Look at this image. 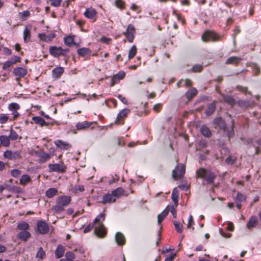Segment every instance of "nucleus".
I'll list each match as a JSON object with an SVG mask.
<instances>
[{"label":"nucleus","mask_w":261,"mask_h":261,"mask_svg":"<svg viewBox=\"0 0 261 261\" xmlns=\"http://www.w3.org/2000/svg\"><path fill=\"white\" fill-rule=\"evenodd\" d=\"M38 156L40 158V162L44 163L51 158V155L43 151L40 152Z\"/></svg>","instance_id":"30"},{"label":"nucleus","mask_w":261,"mask_h":261,"mask_svg":"<svg viewBox=\"0 0 261 261\" xmlns=\"http://www.w3.org/2000/svg\"><path fill=\"white\" fill-rule=\"evenodd\" d=\"M214 124L216 125L215 127L217 126L222 130H226V124L224 121L221 117H218L215 119L214 120Z\"/></svg>","instance_id":"14"},{"label":"nucleus","mask_w":261,"mask_h":261,"mask_svg":"<svg viewBox=\"0 0 261 261\" xmlns=\"http://www.w3.org/2000/svg\"><path fill=\"white\" fill-rule=\"evenodd\" d=\"M258 223V220L256 216H252L247 223V228L250 229L256 226Z\"/></svg>","instance_id":"20"},{"label":"nucleus","mask_w":261,"mask_h":261,"mask_svg":"<svg viewBox=\"0 0 261 261\" xmlns=\"http://www.w3.org/2000/svg\"><path fill=\"white\" fill-rule=\"evenodd\" d=\"M162 108V104L158 103L153 106V110L155 113L159 112L160 110Z\"/></svg>","instance_id":"60"},{"label":"nucleus","mask_w":261,"mask_h":261,"mask_svg":"<svg viewBox=\"0 0 261 261\" xmlns=\"http://www.w3.org/2000/svg\"><path fill=\"white\" fill-rule=\"evenodd\" d=\"M194 224V222L193 220V216L190 215L188 219V224L187 225V227L188 228H192V230L194 229V227H192V225Z\"/></svg>","instance_id":"52"},{"label":"nucleus","mask_w":261,"mask_h":261,"mask_svg":"<svg viewBox=\"0 0 261 261\" xmlns=\"http://www.w3.org/2000/svg\"><path fill=\"white\" fill-rule=\"evenodd\" d=\"M13 73L17 76L24 77L27 74V70L22 67H16L14 69Z\"/></svg>","instance_id":"15"},{"label":"nucleus","mask_w":261,"mask_h":261,"mask_svg":"<svg viewBox=\"0 0 261 261\" xmlns=\"http://www.w3.org/2000/svg\"><path fill=\"white\" fill-rule=\"evenodd\" d=\"M169 213L168 209H165L161 214L158 216V223L160 224L162 221L165 218Z\"/></svg>","instance_id":"29"},{"label":"nucleus","mask_w":261,"mask_h":261,"mask_svg":"<svg viewBox=\"0 0 261 261\" xmlns=\"http://www.w3.org/2000/svg\"><path fill=\"white\" fill-rule=\"evenodd\" d=\"M84 14L86 18L91 19L93 22L96 20L97 12L91 7L86 9Z\"/></svg>","instance_id":"10"},{"label":"nucleus","mask_w":261,"mask_h":261,"mask_svg":"<svg viewBox=\"0 0 261 261\" xmlns=\"http://www.w3.org/2000/svg\"><path fill=\"white\" fill-rule=\"evenodd\" d=\"M11 174L14 177H17L20 175L21 171L18 169H15L11 171Z\"/></svg>","instance_id":"53"},{"label":"nucleus","mask_w":261,"mask_h":261,"mask_svg":"<svg viewBox=\"0 0 261 261\" xmlns=\"http://www.w3.org/2000/svg\"><path fill=\"white\" fill-rule=\"evenodd\" d=\"M135 34L136 29L132 24H129L127 26L126 31L123 33V34L126 36V39L130 43L133 42Z\"/></svg>","instance_id":"5"},{"label":"nucleus","mask_w":261,"mask_h":261,"mask_svg":"<svg viewBox=\"0 0 261 261\" xmlns=\"http://www.w3.org/2000/svg\"><path fill=\"white\" fill-rule=\"evenodd\" d=\"M71 201V197L68 196H61L56 199V204L53 207V210L56 214H59L64 211Z\"/></svg>","instance_id":"1"},{"label":"nucleus","mask_w":261,"mask_h":261,"mask_svg":"<svg viewBox=\"0 0 261 261\" xmlns=\"http://www.w3.org/2000/svg\"><path fill=\"white\" fill-rule=\"evenodd\" d=\"M64 43L68 46H71L74 44V39L72 36H68L64 38Z\"/></svg>","instance_id":"39"},{"label":"nucleus","mask_w":261,"mask_h":261,"mask_svg":"<svg viewBox=\"0 0 261 261\" xmlns=\"http://www.w3.org/2000/svg\"><path fill=\"white\" fill-rule=\"evenodd\" d=\"M115 4L117 7L121 9H124L125 5V2L123 0H115Z\"/></svg>","instance_id":"46"},{"label":"nucleus","mask_w":261,"mask_h":261,"mask_svg":"<svg viewBox=\"0 0 261 261\" xmlns=\"http://www.w3.org/2000/svg\"><path fill=\"white\" fill-rule=\"evenodd\" d=\"M17 238L23 241H27L31 237V233L28 231H21L17 236Z\"/></svg>","instance_id":"23"},{"label":"nucleus","mask_w":261,"mask_h":261,"mask_svg":"<svg viewBox=\"0 0 261 261\" xmlns=\"http://www.w3.org/2000/svg\"><path fill=\"white\" fill-rule=\"evenodd\" d=\"M13 64L12 62L10 61V60H8L6 62L3 64V70H8L10 67L13 66Z\"/></svg>","instance_id":"50"},{"label":"nucleus","mask_w":261,"mask_h":261,"mask_svg":"<svg viewBox=\"0 0 261 261\" xmlns=\"http://www.w3.org/2000/svg\"><path fill=\"white\" fill-rule=\"evenodd\" d=\"M202 39L204 41H215L218 40V36L215 32L207 31L202 35Z\"/></svg>","instance_id":"7"},{"label":"nucleus","mask_w":261,"mask_h":261,"mask_svg":"<svg viewBox=\"0 0 261 261\" xmlns=\"http://www.w3.org/2000/svg\"><path fill=\"white\" fill-rule=\"evenodd\" d=\"M224 101L228 105L233 107L236 104V101L233 97L230 95H222Z\"/></svg>","instance_id":"18"},{"label":"nucleus","mask_w":261,"mask_h":261,"mask_svg":"<svg viewBox=\"0 0 261 261\" xmlns=\"http://www.w3.org/2000/svg\"><path fill=\"white\" fill-rule=\"evenodd\" d=\"M21 58L18 57L17 56H13L11 59L10 60L11 62H12V64L14 65L17 62H20Z\"/></svg>","instance_id":"56"},{"label":"nucleus","mask_w":261,"mask_h":261,"mask_svg":"<svg viewBox=\"0 0 261 261\" xmlns=\"http://www.w3.org/2000/svg\"><path fill=\"white\" fill-rule=\"evenodd\" d=\"M61 51L62 48L61 47L51 46L49 48V53L51 55L55 57H58L62 55Z\"/></svg>","instance_id":"13"},{"label":"nucleus","mask_w":261,"mask_h":261,"mask_svg":"<svg viewBox=\"0 0 261 261\" xmlns=\"http://www.w3.org/2000/svg\"><path fill=\"white\" fill-rule=\"evenodd\" d=\"M57 190L54 188H50L46 191V196L49 198H52L57 193Z\"/></svg>","instance_id":"34"},{"label":"nucleus","mask_w":261,"mask_h":261,"mask_svg":"<svg viewBox=\"0 0 261 261\" xmlns=\"http://www.w3.org/2000/svg\"><path fill=\"white\" fill-rule=\"evenodd\" d=\"M35 123L40 125L41 126L48 125L49 124H52V122L45 121L40 116H34L32 118Z\"/></svg>","instance_id":"16"},{"label":"nucleus","mask_w":261,"mask_h":261,"mask_svg":"<svg viewBox=\"0 0 261 261\" xmlns=\"http://www.w3.org/2000/svg\"><path fill=\"white\" fill-rule=\"evenodd\" d=\"M105 214L103 213H100L98 215L93 221V223H98V226L95 227L94 232L95 234L99 237H104L106 232L104 229V225L102 222L105 220Z\"/></svg>","instance_id":"2"},{"label":"nucleus","mask_w":261,"mask_h":261,"mask_svg":"<svg viewBox=\"0 0 261 261\" xmlns=\"http://www.w3.org/2000/svg\"><path fill=\"white\" fill-rule=\"evenodd\" d=\"M77 53L81 57H86V56H89L91 54V51L88 48L83 47L79 48L77 50Z\"/></svg>","instance_id":"26"},{"label":"nucleus","mask_w":261,"mask_h":261,"mask_svg":"<svg viewBox=\"0 0 261 261\" xmlns=\"http://www.w3.org/2000/svg\"><path fill=\"white\" fill-rule=\"evenodd\" d=\"M31 31L26 27L23 31V39L25 42H28L30 40Z\"/></svg>","instance_id":"35"},{"label":"nucleus","mask_w":261,"mask_h":261,"mask_svg":"<svg viewBox=\"0 0 261 261\" xmlns=\"http://www.w3.org/2000/svg\"><path fill=\"white\" fill-rule=\"evenodd\" d=\"M226 133H227V136L229 138L232 137L234 136V133L233 128L232 126L231 127L230 129H228L227 130Z\"/></svg>","instance_id":"58"},{"label":"nucleus","mask_w":261,"mask_h":261,"mask_svg":"<svg viewBox=\"0 0 261 261\" xmlns=\"http://www.w3.org/2000/svg\"><path fill=\"white\" fill-rule=\"evenodd\" d=\"M200 132L203 136L205 137H210L212 135V133L208 127L203 125L200 128Z\"/></svg>","instance_id":"28"},{"label":"nucleus","mask_w":261,"mask_h":261,"mask_svg":"<svg viewBox=\"0 0 261 261\" xmlns=\"http://www.w3.org/2000/svg\"><path fill=\"white\" fill-rule=\"evenodd\" d=\"M8 137L12 140H16L18 139V135L15 130L11 129Z\"/></svg>","instance_id":"43"},{"label":"nucleus","mask_w":261,"mask_h":261,"mask_svg":"<svg viewBox=\"0 0 261 261\" xmlns=\"http://www.w3.org/2000/svg\"><path fill=\"white\" fill-rule=\"evenodd\" d=\"M125 75V73L124 72H119L118 73L115 75L114 76L116 80H120L124 78Z\"/></svg>","instance_id":"55"},{"label":"nucleus","mask_w":261,"mask_h":261,"mask_svg":"<svg viewBox=\"0 0 261 261\" xmlns=\"http://www.w3.org/2000/svg\"><path fill=\"white\" fill-rule=\"evenodd\" d=\"M94 224H94L93 223L92 224L91 223L89 224L84 229V232L87 233L89 232L91 230H92L93 228Z\"/></svg>","instance_id":"57"},{"label":"nucleus","mask_w":261,"mask_h":261,"mask_svg":"<svg viewBox=\"0 0 261 261\" xmlns=\"http://www.w3.org/2000/svg\"><path fill=\"white\" fill-rule=\"evenodd\" d=\"M64 72V68L62 67H57L52 71L53 77L58 79L60 78Z\"/></svg>","instance_id":"17"},{"label":"nucleus","mask_w":261,"mask_h":261,"mask_svg":"<svg viewBox=\"0 0 261 261\" xmlns=\"http://www.w3.org/2000/svg\"><path fill=\"white\" fill-rule=\"evenodd\" d=\"M137 53V47L134 45L129 51L128 58L129 59H133Z\"/></svg>","instance_id":"40"},{"label":"nucleus","mask_w":261,"mask_h":261,"mask_svg":"<svg viewBox=\"0 0 261 261\" xmlns=\"http://www.w3.org/2000/svg\"><path fill=\"white\" fill-rule=\"evenodd\" d=\"M4 156L9 160H15L21 158L20 152L19 151H12L7 150L4 152Z\"/></svg>","instance_id":"9"},{"label":"nucleus","mask_w":261,"mask_h":261,"mask_svg":"<svg viewBox=\"0 0 261 261\" xmlns=\"http://www.w3.org/2000/svg\"><path fill=\"white\" fill-rule=\"evenodd\" d=\"M9 109L14 113L15 112L20 108L19 105L15 102H12L9 105Z\"/></svg>","instance_id":"41"},{"label":"nucleus","mask_w":261,"mask_h":261,"mask_svg":"<svg viewBox=\"0 0 261 261\" xmlns=\"http://www.w3.org/2000/svg\"><path fill=\"white\" fill-rule=\"evenodd\" d=\"M45 252L43 251V249L42 248V247H40L39 248V250L37 253V254H36V257L37 258H40L41 259H43V258H44L45 257Z\"/></svg>","instance_id":"42"},{"label":"nucleus","mask_w":261,"mask_h":261,"mask_svg":"<svg viewBox=\"0 0 261 261\" xmlns=\"http://www.w3.org/2000/svg\"><path fill=\"white\" fill-rule=\"evenodd\" d=\"M96 123L95 121L89 122L85 121L82 122H78L76 124V127L78 130L85 129L91 126L93 124Z\"/></svg>","instance_id":"11"},{"label":"nucleus","mask_w":261,"mask_h":261,"mask_svg":"<svg viewBox=\"0 0 261 261\" xmlns=\"http://www.w3.org/2000/svg\"><path fill=\"white\" fill-rule=\"evenodd\" d=\"M236 161V158L232 156H229L226 160L225 162L227 164L232 165Z\"/></svg>","instance_id":"51"},{"label":"nucleus","mask_w":261,"mask_h":261,"mask_svg":"<svg viewBox=\"0 0 261 261\" xmlns=\"http://www.w3.org/2000/svg\"><path fill=\"white\" fill-rule=\"evenodd\" d=\"M65 257L68 261H71L75 258L74 254L71 251H67L65 254Z\"/></svg>","instance_id":"48"},{"label":"nucleus","mask_w":261,"mask_h":261,"mask_svg":"<svg viewBox=\"0 0 261 261\" xmlns=\"http://www.w3.org/2000/svg\"><path fill=\"white\" fill-rule=\"evenodd\" d=\"M179 196V191L177 188H175L173 190L171 198L173 200V201L174 203V204L175 205V206H177L178 202V198Z\"/></svg>","instance_id":"27"},{"label":"nucleus","mask_w":261,"mask_h":261,"mask_svg":"<svg viewBox=\"0 0 261 261\" xmlns=\"http://www.w3.org/2000/svg\"><path fill=\"white\" fill-rule=\"evenodd\" d=\"M199 145L202 148H206L207 146V142L204 140H201L199 142Z\"/></svg>","instance_id":"61"},{"label":"nucleus","mask_w":261,"mask_h":261,"mask_svg":"<svg viewBox=\"0 0 261 261\" xmlns=\"http://www.w3.org/2000/svg\"><path fill=\"white\" fill-rule=\"evenodd\" d=\"M123 191H124L121 187H118L116 189L113 190L111 192V194L113 197H115L116 199L122 195L123 193Z\"/></svg>","instance_id":"33"},{"label":"nucleus","mask_w":261,"mask_h":261,"mask_svg":"<svg viewBox=\"0 0 261 261\" xmlns=\"http://www.w3.org/2000/svg\"><path fill=\"white\" fill-rule=\"evenodd\" d=\"M115 176L117 177V178H115L114 177H112V179L108 181L109 185H111L114 182H117L119 180V176L117 174H115Z\"/></svg>","instance_id":"62"},{"label":"nucleus","mask_w":261,"mask_h":261,"mask_svg":"<svg viewBox=\"0 0 261 261\" xmlns=\"http://www.w3.org/2000/svg\"><path fill=\"white\" fill-rule=\"evenodd\" d=\"M237 88L240 90V91H241L243 92H244L245 94L246 93H250V92H248V90H247V88L246 87H243V86H237Z\"/></svg>","instance_id":"59"},{"label":"nucleus","mask_w":261,"mask_h":261,"mask_svg":"<svg viewBox=\"0 0 261 261\" xmlns=\"http://www.w3.org/2000/svg\"><path fill=\"white\" fill-rule=\"evenodd\" d=\"M65 252V248L61 245H59L55 251V255L57 258L62 257Z\"/></svg>","instance_id":"24"},{"label":"nucleus","mask_w":261,"mask_h":261,"mask_svg":"<svg viewBox=\"0 0 261 261\" xmlns=\"http://www.w3.org/2000/svg\"><path fill=\"white\" fill-rule=\"evenodd\" d=\"M197 94V90L195 88H191L189 89L185 94V96L187 98V101L188 102L191 100Z\"/></svg>","instance_id":"12"},{"label":"nucleus","mask_w":261,"mask_h":261,"mask_svg":"<svg viewBox=\"0 0 261 261\" xmlns=\"http://www.w3.org/2000/svg\"><path fill=\"white\" fill-rule=\"evenodd\" d=\"M173 224L176 231L179 233H181L182 231V225L176 221H174Z\"/></svg>","instance_id":"44"},{"label":"nucleus","mask_w":261,"mask_h":261,"mask_svg":"<svg viewBox=\"0 0 261 261\" xmlns=\"http://www.w3.org/2000/svg\"><path fill=\"white\" fill-rule=\"evenodd\" d=\"M50 5L54 7H59L61 3L62 0H49Z\"/></svg>","instance_id":"54"},{"label":"nucleus","mask_w":261,"mask_h":261,"mask_svg":"<svg viewBox=\"0 0 261 261\" xmlns=\"http://www.w3.org/2000/svg\"><path fill=\"white\" fill-rule=\"evenodd\" d=\"M4 53L8 56L11 55L12 54V51L11 49L8 48V47H4L3 49Z\"/></svg>","instance_id":"63"},{"label":"nucleus","mask_w":261,"mask_h":261,"mask_svg":"<svg viewBox=\"0 0 261 261\" xmlns=\"http://www.w3.org/2000/svg\"><path fill=\"white\" fill-rule=\"evenodd\" d=\"M203 69L202 66L200 64H196L193 66L192 71L194 72H199L202 71Z\"/></svg>","instance_id":"49"},{"label":"nucleus","mask_w":261,"mask_h":261,"mask_svg":"<svg viewBox=\"0 0 261 261\" xmlns=\"http://www.w3.org/2000/svg\"><path fill=\"white\" fill-rule=\"evenodd\" d=\"M55 144L57 147L61 148V149H68L71 147V145L67 143L63 142L61 140H57L55 142Z\"/></svg>","instance_id":"25"},{"label":"nucleus","mask_w":261,"mask_h":261,"mask_svg":"<svg viewBox=\"0 0 261 261\" xmlns=\"http://www.w3.org/2000/svg\"><path fill=\"white\" fill-rule=\"evenodd\" d=\"M196 174L197 177L204 178L208 184L213 183L214 180L216 178L214 173L206 170L203 168H200L196 172Z\"/></svg>","instance_id":"3"},{"label":"nucleus","mask_w":261,"mask_h":261,"mask_svg":"<svg viewBox=\"0 0 261 261\" xmlns=\"http://www.w3.org/2000/svg\"><path fill=\"white\" fill-rule=\"evenodd\" d=\"M31 177L27 174L23 175L20 179V183L22 185H25L31 181Z\"/></svg>","instance_id":"37"},{"label":"nucleus","mask_w":261,"mask_h":261,"mask_svg":"<svg viewBox=\"0 0 261 261\" xmlns=\"http://www.w3.org/2000/svg\"><path fill=\"white\" fill-rule=\"evenodd\" d=\"M237 103L239 106L242 108H246L251 106L250 102L249 100H239Z\"/></svg>","instance_id":"36"},{"label":"nucleus","mask_w":261,"mask_h":261,"mask_svg":"<svg viewBox=\"0 0 261 261\" xmlns=\"http://www.w3.org/2000/svg\"><path fill=\"white\" fill-rule=\"evenodd\" d=\"M29 228V224L25 221H22L17 224V228L22 231H27Z\"/></svg>","instance_id":"31"},{"label":"nucleus","mask_w":261,"mask_h":261,"mask_svg":"<svg viewBox=\"0 0 261 261\" xmlns=\"http://www.w3.org/2000/svg\"><path fill=\"white\" fill-rule=\"evenodd\" d=\"M127 115H117L115 120V123L117 124H123V120Z\"/></svg>","instance_id":"45"},{"label":"nucleus","mask_w":261,"mask_h":261,"mask_svg":"<svg viewBox=\"0 0 261 261\" xmlns=\"http://www.w3.org/2000/svg\"><path fill=\"white\" fill-rule=\"evenodd\" d=\"M185 166L184 165H177L172 171V177L175 180H177L178 178L182 177L185 173Z\"/></svg>","instance_id":"4"},{"label":"nucleus","mask_w":261,"mask_h":261,"mask_svg":"<svg viewBox=\"0 0 261 261\" xmlns=\"http://www.w3.org/2000/svg\"><path fill=\"white\" fill-rule=\"evenodd\" d=\"M37 231L39 233L45 234L49 231V226L44 221L39 220L37 222Z\"/></svg>","instance_id":"6"},{"label":"nucleus","mask_w":261,"mask_h":261,"mask_svg":"<svg viewBox=\"0 0 261 261\" xmlns=\"http://www.w3.org/2000/svg\"><path fill=\"white\" fill-rule=\"evenodd\" d=\"M115 240L117 243L119 245H123L125 242V238L124 235L120 232H117L116 233Z\"/></svg>","instance_id":"22"},{"label":"nucleus","mask_w":261,"mask_h":261,"mask_svg":"<svg viewBox=\"0 0 261 261\" xmlns=\"http://www.w3.org/2000/svg\"><path fill=\"white\" fill-rule=\"evenodd\" d=\"M241 60L242 58L240 57L237 56H231L226 60L225 64L237 65Z\"/></svg>","instance_id":"19"},{"label":"nucleus","mask_w":261,"mask_h":261,"mask_svg":"<svg viewBox=\"0 0 261 261\" xmlns=\"http://www.w3.org/2000/svg\"><path fill=\"white\" fill-rule=\"evenodd\" d=\"M246 200V196L241 193H238L236 196V201L240 202L245 201Z\"/></svg>","instance_id":"47"},{"label":"nucleus","mask_w":261,"mask_h":261,"mask_svg":"<svg viewBox=\"0 0 261 261\" xmlns=\"http://www.w3.org/2000/svg\"><path fill=\"white\" fill-rule=\"evenodd\" d=\"M216 109V105L215 103L213 102L210 103L207 107V109L205 111L206 114H213Z\"/></svg>","instance_id":"38"},{"label":"nucleus","mask_w":261,"mask_h":261,"mask_svg":"<svg viewBox=\"0 0 261 261\" xmlns=\"http://www.w3.org/2000/svg\"><path fill=\"white\" fill-rule=\"evenodd\" d=\"M175 256H176V254L173 253L170 256L166 258V259H165V261H173Z\"/></svg>","instance_id":"64"},{"label":"nucleus","mask_w":261,"mask_h":261,"mask_svg":"<svg viewBox=\"0 0 261 261\" xmlns=\"http://www.w3.org/2000/svg\"><path fill=\"white\" fill-rule=\"evenodd\" d=\"M49 172L63 173L65 171L66 167L60 164H50L48 165Z\"/></svg>","instance_id":"8"},{"label":"nucleus","mask_w":261,"mask_h":261,"mask_svg":"<svg viewBox=\"0 0 261 261\" xmlns=\"http://www.w3.org/2000/svg\"><path fill=\"white\" fill-rule=\"evenodd\" d=\"M116 201L115 197H113L112 194H107L103 196L101 203L103 204L111 203Z\"/></svg>","instance_id":"21"},{"label":"nucleus","mask_w":261,"mask_h":261,"mask_svg":"<svg viewBox=\"0 0 261 261\" xmlns=\"http://www.w3.org/2000/svg\"><path fill=\"white\" fill-rule=\"evenodd\" d=\"M10 138L5 135L0 136L1 143L4 146H8L10 145Z\"/></svg>","instance_id":"32"}]
</instances>
